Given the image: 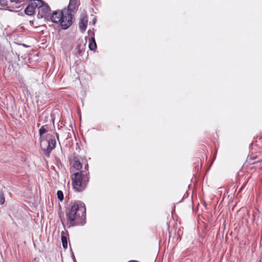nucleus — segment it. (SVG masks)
I'll list each match as a JSON object with an SVG mask.
<instances>
[{"mask_svg":"<svg viewBox=\"0 0 262 262\" xmlns=\"http://www.w3.org/2000/svg\"><path fill=\"white\" fill-rule=\"evenodd\" d=\"M86 208L84 204L76 201L72 204L66 212V224L69 227L82 224L85 219Z\"/></svg>","mask_w":262,"mask_h":262,"instance_id":"nucleus-1","label":"nucleus"},{"mask_svg":"<svg viewBox=\"0 0 262 262\" xmlns=\"http://www.w3.org/2000/svg\"><path fill=\"white\" fill-rule=\"evenodd\" d=\"M73 189L77 192H81L85 189L89 181V177L86 172L82 171L74 173L72 176Z\"/></svg>","mask_w":262,"mask_h":262,"instance_id":"nucleus-2","label":"nucleus"},{"mask_svg":"<svg viewBox=\"0 0 262 262\" xmlns=\"http://www.w3.org/2000/svg\"><path fill=\"white\" fill-rule=\"evenodd\" d=\"M61 26L63 29L69 28L72 24V15L69 10L67 9H63L62 18L60 21Z\"/></svg>","mask_w":262,"mask_h":262,"instance_id":"nucleus-3","label":"nucleus"},{"mask_svg":"<svg viewBox=\"0 0 262 262\" xmlns=\"http://www.w3.org/2000/svg\"><path fill=\"white\" fill-rule=\"evenodd\" d=\"M38 1L36 0H30L28 5L25 10V13L28 15H32L35 12V9L37 8Z\"/></svg>","mask_w":262,"mask_h":262,"instance_id":"nucleus-4","label":"nucleus"},{"mask_svg":"<svg viewBox=\"0 0 262 262\" xmlns=\"http://www.w3.org/2000/svg\"><path fill=\"white\" fill-rule=\"evenodd\" d=\"M56 142L55 139H51L48 141V146L46 149H44V154L47 157L50 156L51 151L55 148Z\"/></svg>","mask_w":262,"mask_h":262,"instance_id":"nucleus-5","label":"nucleus"},{"mask_svg":"<svg viewBox=\"0 0 262 262\" xmlns=\"http://www.w3.org/2000/svg\"><path fill=\"white\" fill-rule=\"evenodd\" d=\"M63 14V10L61 11H54L51 16L52 21L54 23H59Z\"/></svg>","mask_w":262,"mask_h":262,"instance_id":"nucleus-6","label":"nucleus"},{"mask_svg":"<svg viewBox=\"0 0 262 262\" xmlns=\"http://www.w3.org/2000/svg\"><path fill=\"white\" fill-rule=\"evenodd\" d=\"M88 16L86 14H83L80 18L79 28L81 31L84 32L87 27Z\"/></svg>","mask_w":262,"mask_h":262,"instance_id":"nucleus-7","label":"nucleus"},{"mask_svg":"<svg viewBox=\"0 0 262 262\" xmlns=\"http://www.w3.org/2000/svg\"><path fill=\"white\" fill-rule=\"evenodd\" d=\"M78 6L77 0H70L68 8L67 10H69L70 12H72L76 10Z\"/></svg>","mask_w":262,"mask_h":262,"instance_id":"nucleus-8","label":"nucleus"},{"mask_svg":"<svg viewBox=\"0 0 262 262\" xmlns=\"http://www.w3.org/2000/svg\"><path fill=\"white\" fill-rule=\"evenodd\" d=\"M71 164L73 167L76 170H79L82 167V165L79 160L76 157L74 158V159L71 161Z\"/></svg>","mask_w":262,"mask_h":262,"instance_id":"nucleus-9","label":"nucleus"},{"mask_svg":"<svg viewBox=\"0 0 262 262\" xmlns=\"http://www.w3.org/2000/svg\"><path fill=\"white\" fill-rule=\"evenodd\" d=\"M89 47V49L90 50L94 51L96 49V48H97L96 43L95 42V38L94 37H92L91 38V39L90 40Z\"/></svg>","mask_w":262,"mask_h":262,"instance_id":"nucleus-10","label":"nucleus"},{"mask_svg":"<svg viewBox=\"0 0 262 262\" xmlns=\"http://www.w3.org/2000/svg\"><path fill=\"white\" fill-rule=\"evenodd\" d=\"M11 0H0V5L3 7H6L7 8H10V4H12Z\"/></svg>","mask_w":262,"mask_h":262,"instance_id":"nucleus-11","label":"nucleus"},{"mask_svg":"<svg viewBox=\"0 0 262 262\" xmlns=\"http://www.w3.org/2000/svg\"><path fill=\"white\" fill-rule=\"evenodd\" d=\"M61 241L63 247L64 249H67L68 247V242L67 237L64 235H61Z\"/></svg>","mask_w":262,"mask_h":262,"instance_id":"nucleus-12","label":"nucleus"},{"mask_svg":"<svg viewBox=\"0 0 262 262\" xmlns=\"http://www.w3.org/2000/svg\"><path fill=\"white\" fill-rule=\"evenodd\" d=\"M57 195L58 197V199L60 201H62L63 199V192L61 190H58L57 192Z\"/></svg>","mask_w":262,"mask_h":262,"instance_id":"nucleus-13","label":"nucleus"},{"mask_svg":"<svg viewBox=\"0 0 262 262\" xmlns=\"http://www.w3.org/2000/svg\"><path fill=\"white\" fill-rule=\"evenodd\" d=\"M47 132L46 129L44 127V126H41L39 130V133L40 136H42L43 134Z\"/></svg>","mask_w":262,"mask_h":262,"instance_id":"nucleus-14","label":"nucleus"},{"mask_svg":"<svg viewBox=\"0 0 262 262\" xmlns=\"http://www.w3.org/2000/svg\"><path fill=\"white\" fill-rule=\"evenodd\" d=\"M76 49L77 50L78 53L79 55H82L83 51H82V50L81 49V45L80 44H79L77 46Z\"/></svg>","mask_w":262,"mask_h":262,"instance_id":"nucleus-15","label":"nucleus"},{"mask_svg":"<svg viewBox=\"0 0 262 262\" xmlns=\"http://www.w3.org/2000/svg\"><path fill=\"white\" fill-rule=\"evenodd\" d=\"M5 203V198L3 195L0 196V204L2 205Z\"/></svg>","mask_w":262,"mask_h":262,"instance_id":"nucleus-16","label":"nucleus"},{"mask_svg":"<svg viewBox=\"0 0 262 262\" xmlns=\"http://www.w3.org/2000/svg\"><path fill=\"white\" fill-rule=\"evenodd\" d=\"M59 217H60V220H61V222L62 224L63 225H64V220H63V219H62V217H63V213H59Z\"/></svg>","mask_w":262,"mask_h":262,"instance_id":"nucleus-17","label":"nucleus"},{"mask_svg":"<svg viewBox=\"0 0 262 262\" xmlns=\"http://www.w3.org/2000/svg\"><path fill=\"white\" fill-rule=\"evenodd\" d=\"M96 18H94L93 20V24H95V22H96Z\"/></svg>","mask_w":262,"mask_h":262,"instance_id":"nucleus-18","label":"nucleus"},{"mask_svg":"<svg viewBox=\"0 0 262 262\" xmlns=\"http://www.w3.org/2000/svg\"><path fill=\"white\" fill-rule=\"evenodd\" d=\"M88 167V164L87 163L86 165H85V168H86Z\"/></svg>","mask_w":262,"mask_h":262,"instance_id":"nucleus-19","label":"nucleus"},{"mask_svg":"<svg viewBox=\"0 0 262 262\" xmlns=\"http://www.w3.org/2000/svg\"><path fill=\"white\" fill-rule=\"evenodd\" d=\"M56 136H57V138L58 137V135L57 134H56Z\"/></svg>","mask_w":262,"mask_h":262,"instance_id":"nucleus-20","label":"nucleus"}]
</instances>
